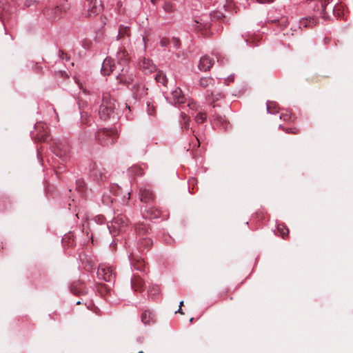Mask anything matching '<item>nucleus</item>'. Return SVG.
I'll list each match as a JSON object with an SVG mask.
<instances>
[{
    "label": "nucleus",
    "instance_id": "1",
    "mask_svg": "<svg viewBox=\"0 0 353 353\" xmlns=\"http://www.w3.org/2000/svg\"><path fill=\"white\" fill-rule=\"evenodd\" d=\"M331 0H310L309 5L314 10V15L312 17L303 19L300 23L304 27H312L316 23V17L324 19L330 18V14L334 13V5Z\"/></svg>",
    "mask_w": 353,
    "mask_h": 353
},
{
    "label": "nucleus",
    "instance_id": "2",
    "mask_svg": "<svg viewBox=\"0 0 353 353\" xmlns=\"http://www.w3.org/2000/svg\"><path fill=\"white\" fill-rule=\"evenodd\" d=\"M115 101H112L108 94H105L103 97V101L100 105L99 114L101 119L106 120L109 118H115L118 114L115 112Z\"/></svg>",
    "mask_w": 353,
    "mask_h": 353
},
{
    "label": "nucleus",
    "instance_id": "3",
    "mask_svg": "<svg viewBox=\"0 0 353 353\" xmlns=\"http://www.w3.org/2000/svg\"><path fill=\"white\" fill-rule=\"evenodd\" d=\"M96 137L101 145H108L113 144L118 138L117 131L112 129L100 130L97 132Z\"/></svg>",
    "mask_w": 353,
    "mask_h": 353
},
{
    "label": "nucleus",
    "instance_id": "4",
    "mask_svg": "<svg viewBox=\"0 0 353 353\" xmlns=\"http://www.w3.org/2000/svg\"><path fill=\"white\" fill-rule=\"evenodd\" d=\"M128 225V219L123 215L117 216L114 218L110 224L108 225V228L113 236L121 232Z\"/></svg>",
    "mask_w": 353,
    "mask_h": 353
},
{
    "label": "nucleus",
    "instance_id": "5",
    "mask_svg": "<svg viewBox=\"0 0 353 353\" xmlns=\"http://www.w3.org/2000/svg\"><path fill=\"white\" fill-rule=\"evenodd\" d=\"M84 7L83 14L86 17H94L98 15L103 9L101 3L96 0H86Z\"/></svg>",
    "mask_w": 353,
    "mask_h": 353
},
{
    "label": "nucleus",
    "instance_id": "6",
    "mask_svg": "<svg viewBox=\"0 0 353 353\" xmlns=\"http://www.w3.org/2000/svg\"><path fill=\"white\" fill-rule=\"evenodd\" d=\"M97 276L99 279L111 283L114 281L115 272L112 266L101 264L98 268Z\"/></svg>",
    "mask_w": 353,
    "mask_h": 353
},
{
    "label": "nucleus",
    "instance_id": "7",
    "mask_svg": "<svg viewBox=\"0 0 353 353\" xmlns=\"http://www.w3.org/2000/svg\"><path fill=\"white\" fill-rule=\"evenodd\" d=\"M135 75L130 70L128 67H123L120 69V72L117 75V79L121 82L126 85L134 82Z\"/></svg>",
    "mask_w": 353,
    "mask_h": 353
},
{
    "label": "nucleus",
    "instance_id": "8",
    "mask_svg": "<svg viewBox=\"0 0 353 353\" xmlns=\"http://www.w3.org/2000/svg\"><path fill=\"white\" fill-rule=\"evenodd\" d=\"M129 260L131 265L137 270L142 272L145 268V263L143 260L139 256L137 253L133 252L129 255Z\"/></svg>",
    "mask_w": 353,
    "mask_h": 353
},
{
    "label": "nucleus",
    "instance_id": "9",
    "mask_svg": "<svg viewBox=\"0 0 353 353\" xmlns=\"http://www.w3.org/2000/svg\"><path fill=\"white\" fill-rule=\"evenodd\" d=\"M170 103L174 104H181L185 102V97L183 94L182 90L179 88H176L170 93V96L168 97Z\"/></svg>",
    "mask_w": 353,
    "mask_h": 353
},
{
    "label": "nucleus",
    "instance_id": "10",
    "mask_svg": "<svg viewBox=\"0 0 353 353\" xmlns=\"http://www.w3.org/2000/svg\"><path fill=\"white\" fill-rule=\"evenodd\" d=\"M140 69L145 74L151 73L155 70V65L152 61L148 58H142L139 63Z\"/></svg>",
    "mask_w": 353,
    "mask_h": 353
},
{
    "label": "nucleus",
    "instance_id": "11",
    "mask_svg": "<svg viewBox=\"0 0 353 353\" xmlns=\"http://www.w3.org/2000/svg\"><path fill=\"white\" fill-rule=\"evenodd\" d=\"M214 63V58L205 55L201 58L198 67L200 70L205 72L210 70Z\"/></svg>",
    "mask_w": 353,
    "mask_h": 353
},
{
    "label": "nucleus",
    "instance_id": "12",
    "mask_svg": "<svg viewBox=\"0 0 353 353\" xmlns=\"http://www.w3.org/2000/svg\"><path fill=\"white\" fill-rule=\"evenodd\" d=\"M110 58H106L102 64L101 73L103 75H110L114 70L117 68Z\"/></svg>",
    "mask_w": 353,
    "mask_h": 353
},
{
    "label": "nucleus",
    "instance_id": "13",
    "mask_svg": "<svg viewBox=\"0 0 353 353\" xmlns=\"http://www.w3.org/2000/svg\"><path fill=\"white\" fill-rule=\"evenodd\" d=\"M139 197L141 201L148 203L153 200L154 196L149 187L144 186L140 188Z\"/></svg>",
    "mask_w": 353,
    "mask_h": 353
},
{
    "label": "nucleus",
    "instance_id": "14",
    "mask_svg": "<svg viewBox=\"0 0 353 353\" xmlns=\"http://www.w3.org/2000/svg\"><path fill=\"white\" fill-rule=\"evenodd\" d=\"M117 60L120 67H128L127 63L129 61L128 52L124 49L120 48L117 53Z\"/></svg>",
    "mask_w": 353,
    "mask_h": 353
},
{
    "label": "nucleus",
    "instance_id": "15",
    "mask_svg": "<svg viewBox=\"0 0 353 353\" xmlns=\"http://www.w3.org/2000/svg\"><path fill=\"white\" fill-rule=\"evenodd\" d=\"M132 95L135 99H140L147 94V89L144 85L137 83L132 88Z\"/></svg>",
    "mask_w": 353,
    "mask_h": 353
},
{
    "label": "nucleus",
    "instance_id": "16",
    "mask_svg": "<svg viewBox=\"0 0 353 353\" xmlns=\"http://www.w3.org/2000/svg\"><path fill=\"white\" fill-rule=\"evenodd\" d=\"M54 153L60 158H65L68 152V147L61 143L56 144L53 146Z\"/></svg>",
    "mask_w": 353,
    "mask_h": 353
},
{
    "label": "nucleus",
    "instance_id": "17",
    "mask_svg": "<svg viewBox=\"0 0 353 353\" xmlns=\"http://www.w3.org/2000/svg\"><path fill=\"white\" fill-rule=\"evenodd\" d=\"M154 315L150 310H145L141 314V321L145 325L150 324L154 321Z\"/></svg>",
    "mask_w": 353,
    "mask_h": 353
},
{
    "label": "nucleus",
    "instance_id": "18",
    "mask_svg": "<svg viewBox=\"0 0 353 353\" xmlns=\"http://www.w3.org/2000/svg\"><path fill=\"white\" fill-rule=\"evenodd\" d=\"M104 169L99 168L98 165H94L92 170V174L96 181L103 179L105 176Z\"/></svg>",
    "mask_w": 353,
    "mask_h": 353
},
{
    "label": "nucleus",
    "instance_id": "19",
    "mask_svg": "<svg viewBox=\"0 0 353 353\" xmlns=\"http://www.w3.org/2000/svg\"><path fill=\"white\" fill-rule=\"evenodd\" d=\"M143 285V281L139 276H134L131 279V286L134 291L140 290Z\"/></svg>",
    "mask_w": 353,
    "mask_h": 353
},
{
    "label": "nucleus",
    "instance_id": "20",
    "mask_svg": "<svg viewBox=\"0 0 353 353\" xmlns=\"http://www.w3.org/2000/svg\"><path fill=\"white\" fill-rule=\"evenodd\" d=\"M199 85L203 88L213 87L214 85V80L211 77H202L200 79Z\"/></svg>",
    "mask_w": 353,
    "mask_h": 353
},
{
    "label": "nucleus",
    "instance_id": "21",
    "mask_svg": "<svg viewBox=\"0 0 353 353\" xmlns=\"http://www.w3.org/2000/svg\"><path fill=\"white\" fill-rule=\"evenodd\" d=\"M224 97L223 93L221 92H219V90H214L211 92L210 95H208V99L209 101H212V102H214L216 101H218L222 98Z\"/></svg>",
    "mask_w": 353,
    "mask_h": 353
},
{
    "label": "nucleus",
    "instance_id": "22",
    "mask_svg": "<svg viewBox=\"0 0 353 353\" xmlns=\"http://www.w3.org/2000/svg\"><path fill=\"white\" fill-rule=\"evenodd\" d=\"M155 80L157 83L165 86L168 83V79L165 74L162 71H159L155 75Z\"/></svg>",
    "mask_w": 353,
    "mask_h": 353
},
{
    "label": "nucleus",
    "instance_id": "23",
    "mask_svg": "<svg viewBox=\"0 0 353 353\" xmlns=\"http://www.w3.org/2000/svg\"><path fill=\"white\" fill-rule=\"evenodd\" d=\"M267 110L270 114H276L279 112V107L276 103L269 101L267 103Z\"/></svg>",
    "mask_w": 353,
    "mask_h": 353
},
{
    "label": "nucleus",
    "instance_id": "24",
    "mask_svg": "<svg viewBox=\"0 0 353 353\" xmlns=\"http://www.w3.org/2000/svg\"><path fill=\"white\" fill-rule=\"evenodd\" d=\"M62 9L57 6L51 10L50 17L53 20L59 19L61 15Z\"/></svg>",
    "mask_w": 353,
    "mask_h": 353
},
{
    "label": "nucleus",
    "instance_id": "25",
    "mask_svg": "<svg viewBox=\"0 0 353 353\" xmlns=\"http://www.w3.org/2000/svg\"><path fill=\"white\" fill-rule=\"evenodd\" d=\"M202 19L200 21H195L193 26H195V30L200 31L202 29H207L209 28V24L208 23H202Z\"/></svg>",
    "mask_w": 353,
    "mask_h": 353
},
{
    "label": "nucleus",
    "instance_id": "26",
    "mask_svg": "<svg viewBox=\"0 0 353 353\" xmlns=\"http://www.w3.org/2000/svg\"><path fill=\"white\" fill-rule=\"evenodd\" d=\"M181 117H182V119H183V123H182V128H185V129H189V127H190V124H189V121H190V117L186 116L185 113H182L181 114Z\"/></svg>",
    "mask_w": 353,
    "mask_h": 353
},
{
    "label": "nucleus",
    "instance_id": "27",
    "mask_svg": "<svg viewBox=\"0 0 353 353\" xmlns=\"http://www.w3.org/2000/svg\"><path fill=\"white\" fill-rule=\"evenodd\" d=\"M206 119V115L204 112H199L195 117V120L198 123H203Z\"/></svg>",
    "mask_w": 353,
    "mask_h": 353
},
{
    "label": "nucleus",
    "instance_id": "28",
    "mask_svg": "<svg viewBox=\"0 0 353 353\" xmlns=\"http://www.w3.org/2000/svg\"><path fill=\"white\" fill-rule=\"evenodd\" d=\"M278 231L280 232L281 235L283 239H285L289 233V230L287 228H285L284 225H279L278 226Z\"/></svg>",
    "mask_w": 353,
    "mask_h": 353
},
{
    "label": "nucleus",
    "instance_id": "29",
    "mask_svg": "<svg viewBox=\"0 0 353 353\" xmlns=\"http://www.w3.org/2000/svg\"><path fill=\"white\" fill-rule=\"evenodd\" d=\"M128 31V27L124 26L123 25L120 26L119 29L118 37H122L125 34H127Z\"/></svg>",
    "mask_w": 353,
    "mask_h": 353
},
{
    "label": "nucleus",
    "instance_id": "30",
    "mask_svg": "<svg viewBox=\"0 0 353 353\" xmlns=\"http://www.w3.org/2000/svg\"><path fill=\"white\" fill-rule=\"evenodd\" d=\"M128 172L130 173H134L137 175H141L143 174L142 170L137 166H134V167L130 168L128 170Z\"/></svg>",
    "mask_w": 353,
    "mask_h": 353
},
{
    "label": "nucleus",
    "instance_id": "31",
    "mask_svg": "<svg viewBox=\"0 0 353 353\" xmlns=\"http://www.w3.org/2000/svg\"><path fill=\"white\" fill-rule=\"evenodd\" d=\"M113 200H114V197H112L110 196H108L105 193L103 194V197H102V201L105 204L108 205L110 203H112Z\"/></svg>",
    "mask_w": 353,
    "mask_h": 353
},
{
    "label": "nucleus",
    "instance_id": "32",
    "mask_svg": "<svg viewBox=\"0 0 353 353\" xmlns=\"http://www.w3.org/2000/svg\"><path fill=\"white\" fill-rule=\"evenodd\" d=\"M148 292L150 296H155L159 294V288L158 286H152L148 289Z\"/></svg>",
    "mask_w": 353,
    "mask_h": 353
},
{
    "label": "nucleus",
    "instance_id": "33",
    "mask_svg": "<svg viewBox=\"0 0 353 353\" xmlns=\"http://www.w3.org/2000/svg\"><path fill=\"white\" fill-rule=\"evenodd\" d=\"M174 47L176 49L179 48L181 46L180 40L178 38L173 37L172 40Z\"/></svg>",
    "mask_w": 353,
    "mask_h": 353
},
{
    "label": "nucleus",
    "instance_id": "34",
    "mask_svg": "<svg viewBox=\"0 0 353 353\" xmlns=\"http://www.w3.org/2000/svg\"><path fill=\"white\" fill-rule=\"evenodd\" d=\"M163 9L165 10V11L168 12H170L172 11V6L170 3H165L163 6Z\"/></svg>",
    "mask_w": 353,
    "mask_h": 353
},
{
    "label": "nucleus",
    "instance_id": "35",
    "mask_svg": "<svg viewBox=\"0 0 353 353\" xmlns=\"http://www.w3.org/2000/svg\"><path fill=\"white\" fill-rule=\"evenodd\" d=\"M169 43V41L168 39L162 38L160 40V45L161 47H166Z\"/></svg>",
    "mask_w": 353,
    "mask_h": 353
},
{
    "label": "nucleus",
    "instance_id": "36",
    "mask_svg": "<svg viewBox=\"0 0 353 353\" xmlns=\"http://www.w3.org/2000/svg\"><path fill=\"white\" fill-rule=\"evenodd\" d=\"M279 24L283 26H286L288 23V19L281 18L280 20H278Z\"/></svg>",
    "mask_w": 353,
    "mask_h": 353
},
{
    "label": "nucleus",
    "instance_id": "37",
    "mask_svg": "<svg viewBox=\"0 0 353 353\" xmlns=\"http://www.w3.org/2000/svg\"><path fill=\"white\" fill-rule=\"evenodd\" d=\"M188 106L191 110H198V106L194 102H189L188 104Z\"/></svg>",
    "mask_w": 353,
    "mask_h": 353
},
{
    "label": "nucleus",
    "instance_id": "38",
    "mask_svg": "<svg viewBox=\"0 0 353 353\" xmlns=\"http://www.w3.org/2000/svg\"><path fill=\"white\" fill-rule=\"evenodd\" d=\"M257 2L259 3H272L273 2L274 0H256Z\"/></svg>",
    "mask_w": 353,
    "mask_h": 353
},
{
    "label": "nucleus",
    "instance_id": "39",
    "mask_svg": "<svg viewBox=\"0 0 353 353\" xmlns=\"http://www.w3.org/2000/svg\"><path fill=\"white\" fill-rule=\"evenodd\" d=\"M286 132L287 133H292V134H296V132L294 129H292V128L287 129L286 130Z\"/></svg>",
    "mask_w": 353,
    "mask_h": 353
},
{
    "label": "nucleus",
    "instance_id": "40",
    "mask_svg": "<svg viewBox=\"0 0 353 353\" xmlns=\"http://www.w3.org/2000/svg\"><path fill=\"white\" fill-rule=\"evenodd\" d=\"M117 189V185H112V186H111L110 192H112L113 190L116 191Z\"/></svg>",
    "mask_w": 353,
    "mask_h": 353
},
{
    "label": "nucleus",
    "instance_id": "41",
    "mask_svg": "<svg viewBox=\"0 0 353 353\" xmlns=\"http://www.w3.org/2000/svg\"><path fill=\"white\" fill-rule=\"evenodd\" d=\"M98 219H99V221H100V223H102L104 221L103 216H99Z\"/></svg>",
    "mask_w": 353,
    "mask_h": 353
},
{
    "label": "nucleus",
    "instance_id": "42",
    "mask_svg": "<svg viewBox=\"0 0 353 353\" xmlns=\"http://www.w3.org/2000/svg\"><path fill=\"white\" fill-rule=\"evenodd\" d=\"M176 312H179V313H181V314H183V311H182V310H181V308L180 307H179V308L178 309V310H177V311H176Z\"/></svg>",
    "mask_w": 353,
    "mask_h": 353
},
{
    "label": "nucleus",
    "instance_id": "43",
    "mask_svg": "<svg viewBox=\"0 0 353 353\" xmlns=\"http://www.w3.org/2000/svg\"><path fill=\"white\" fill-rule=\"evenodd\" d=\"M145 241L147 243V244L150 243V239H145Z\"/></svg>",
    "mask_w": 353,
    "mask_h": 353
},
{
    "label": "nucleus",
    "instance_id": "44",
    "mask_svg": "<svg viewBox=\"0 0 353 353\" xmlns=\"http://www.w3.org/2000/svg\"><path fill=\"white\" fill-rule=\"evenodd\" d=\"M183 304V301H181L180 303H179V307H181Z\"/></svg>",
    "mask_w": 353,
    "mask_h": 353
},
{
    "label": "nucleus",
    "instance_id": "45",
    "mask_svg": "<svg viewBox=\"0 0 353 353\" xmlns=\"http://www.w3.org/2000/svg\"><path fill=\"white\" fill-rule=\"evenodd\" d=\"M288 117V115H285V116L283 117V119H284V120H287V119H288V118H287Z\"/></svg>",
    "mask_w": 353,
    "mask_h": 353
},
{
    "label": "nucleus",
    "instance_id": "46",
    "mask_svg": "<svg viewBox=\"0 0 353 353\" xmlns=\"http://www.w3.org/2000/svg\"><path fill=\"white\" fill-rule=\"evenodd\" d=\"M218 119H219L220 122H221V121H222V120H223V119H222V117H218Z\"/></svg>",
    "mask_w": 353,
    "mask_h": 353
},
{
    "label": "nucleus",
    "instance_id": "47",
    "mask_svg": "<svg viewBox=\"0 0 353 353\" xmlns=\"http://www.w3.org/2000/svg\"><path fill=\"white\" fill-rule=\"evenodd\" d=\"M158 0H151L153 3H155Z\"/></svg>",
    "mask_w": 353,
    "mask_h": 353
},
{
    "label": "nucleus",
    "instance_id": "48",
    "mask_svg": "<svg viewBox=\"0 0 353 353\" xmlns=\"http://www.w3.org/2000/svg\"><path fill=\"white\" fill-rule=\"evenodd\" d=\"M196 140H197V141H198V143L199 144V143H200V140H199V139L197 137H196Z\"/></svg>",
    "mask_w": 353,
    "mask_h": 353
},
{
    "label": "nucleus",
    "instance_id": "49",
    "mask_svg": "<svg viewBox=\"0 0 353 353\" xmlns=\"http://www.w3.org/2000/svg\"><path fill=\"white\" fill-rule=\"evenodd\" d=\"M193 319H194V318H191V319H190V322H192Z\"/></svg>",
    "mask_w": 353,
    "mask_h": 353
},
{
    "label": "nucleus",
    "instance_id": "50",
    "mask_svg": "<svg viewBox=\"0 0 353 353\" xmlns=\"http://www.w3.org/2000/svg\"><path fill=\"white\" fill-rule=\"evenodd\" d=\"M128 199H130V192H128Z\"/></svg>",
    "mask_w": 353,
    "mask_h": 353
},
{
    "label": "nucleus",
    "instance_id": "51",
    "mask_svg": "<svg viewBox=\"0 0 353 353\" xmlns=\"http://www.w3.org/2000/svg\"><path fill=\"white\" fill-rule=\"evenodd\" d=\"M79 304H80V301L77 302V305H79Z\"/></svg>",
    "mask_w": 353,
    "mask_h": 353
},
{
    "label": "nucleus",
    "instance_id": "52",
    "mask_svg": "<svg viewBox=\"0 0 353 353\" xmlns=\"http://www.w3.org/2000/svg\"><path fill=\"white\" fill-rule=\"evenodd\" d=\"M139 353H143V352H139Z\"/></svg>",
    "mask_w": 353,
    "mask_h": 353
}]
</instances>
